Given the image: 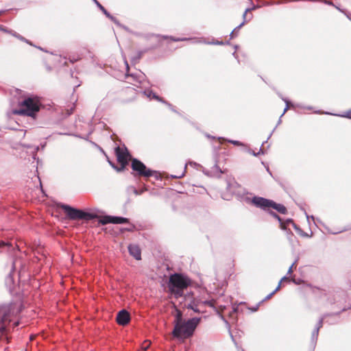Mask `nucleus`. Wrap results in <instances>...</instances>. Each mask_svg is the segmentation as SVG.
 Instances as JSON below:
<instances>
[{"mask_svg": "<svg viewBox=\"0 0 351 351\" xmlns=\"http://www.w3.org/2000/svg\"><path fill=\"white\" fill-rule=\"evenodd\" d=\"M200 317H193L185 320L182 318L180 311L177 310L174 319V328L172 335L178 339H187L193 335V332L199 324Z\"/></svg>", "mask_w": 351, "mask_h": 351, "instance_id": "nucleus-1", "label": "nucleus"}, {"mask_svg": "<svg viewBox=\"0 0 351 351\" xmlns=\"http://www.w3.org/2000/svg\"><path fill=\"white\" fill-rule=\"evenodd\" d=\"M39 110V101L36 98L28 97L21 103L19 109L13 110V113L15 114L27 115L34 117Z\"/></svg>", "mask_w": 351, "mask_h": 351, "instance_id": "nucleus-2", "label": "nucleus"}, {"mask_svg": "<svg viewBox=\"0 0 351 351\" xmlns=\"http://www.w3.org/2000/svg\"><path fill=\"white\" fill-rule=\"evenodd\" d=\"M189 285V279L181 274H175L169 278V289L176 298L181 297L184 289Z\"/></svg>", "mask_w": 351, "mask_h": 351, "instance_id": "nucleus-3", "label": "nucleus"}, {"mask_svg": "<svg viewBox=\"0 0 351 351\" xmlns=\"http://www.w3.org/2000/svg\"><path fill=\"white\" fill-rule=\"evenodd\" d=\"M60 207L64 210L67 217L71 220L76 219H93L99 216L95 212L87 213L82 210L73 208L69 205L61 204Z\"/></svg>", "mask_w": 351, "mask_h": 351, "instance_id": "nucleus-4", "label": "nucleus"}, {"mask_svg": "<svg viewBox=\"0 0 351 351\" xmlns=\"http://www.w3.org/2000/svg\"><path fill=\"white\" fill-rule=\"evenodd\" d=\"M17 313L15 306L12 304L0 307V332L4 335L7 326L10 322V317Z\"/></svg>", "mask_w": 351, "mask_h": 351, "instance_id": "nucleus-5", "label": "nucleus"}, {"mask_svg": "<svg viewBox=\"0 0 351 351\" xmlns=\"http://www.w3.org/2000/svg\"><path fill=\"white\" fill-rule=\"evenodd\" d=\"M252 202L256 206L263 209H269L270 208H273L282 214H285L287 212V208L283 205L276 204L271 200H269L263 197H254L252 199Z\"/></svg>", "mask_w": 351, "mask_h": 351, "instance_id": "nucleus-6", "label": "nucleus"}, {"mask_svg": "<svg viewBox=\"0 0 351 351\" xmlns=\"http://www.w3.org/2000/svg\"><path fill=\"white\" fill-rule=\"evenodd\" d=\"M187 308L193 310L195 313H204L206 306L215 307V301L213 300H202V298H194L187 305Z\"/></svg>", "mask_w": 351, "mask_h": 351, "instance_id": "nucleus-7", "label": "nucleus"}, {"mask_svg": "<svg viewBox=\"0 0 351 351\" xmlns=\"http://www.w3.org/2000/svg\"><path fill=\"white\" fill-rule=\"evenodd\" d=\"M132 169L140 176L150 177L154 176L156 171L147 169L140 160L134 158L132 160Z\"/></svg>", "mask_w": 351, "mask_h": 351, "instance_id": "nucleus-8", "label": "nucleus"}, {"mask_svg": "<svg viewBox=\"0 0 351 351\" xmlns=\"http://www.w3.org/2000/svg\"><path fill=\"white\" fill-rule=\"evenodd\" d=\"M115 152H116L118 162L121 164V167L117 168L111 162H109L113 168L117 169V171H121L128 165V157H130V156L128 151L127 150V149L125 147L123 149V148H121L120 147H117L115 149Z\"/></svg>", "mask_w": 351, "mask_h": 351, "instance_id": "nucleus-9", "label": "nucleus"}, {"mask_svg": "<svg viewBox=\"0 0 351 351\" xmlns=\"http://www.w3.org/2000/svg\"><path fill=\"white\" fill-rule=\"evenodd\" d=\"M99 223L102 225L107 223L121 224L129 223V219L122 217L105 216L99 220Z\"/></svg>", "mask_w": 351, "mask_h": 351, "instance_id": "nucleus-10", "label": "nucleus"}, {"mask_svg": "<svg viewBox=\"0 0 351 351\" xmlns=\"http://www.w3.org/2000/svg\"><path fill=\"white\" fill-rule=\"evenodd\" d=\"M130 316L126 310L120 311L117 316V322L119 325L125 326L130 322Z\"/></svg>", "mask_w": 351, "mask_h": 351, "instance_id": "nucleus-11", "label": "nucleus"}, {"mask_svg": "<svg viewBox=\"0 0 351 351\" xmlns=\"http://www.w3.org/2000/svg\"><path fill=\"white\" fill-rule=\"evenodd\" d=\"M270 215L277 219L279 221H280V228L282 230H287V227L289 226V225H291L294 228H296V226L295 224L293 223V221L290 219H287L286 221H283L281 218L274 212L273 211H271L270 213Z\"/></svg>", "mask_w": 351, "mask_h": 351, "instance_id": "nucleus-12", "label": "nucleus"}, {"mask_svg": "<svg viewBox=\"0 0 351 351\" xmlns=\"http://www.w3.org/2000/svg\"><path fill=\"white\" fill-rule=\"evenodd\" d=\"M128 251L131 256L136 260L141 259V252L139 247L135 244H130L128 246Z\"/></svg>", "mask_w": 351, "mask_h": 351, "instance_id": "nucleus-13", "label": "nucleus"}, {"mask_svg": "<svg viewBox=\"0 0 351 351\" xmlns=\"http://www.w3.org/2000/svg\"><path fill=\"white\" fill-rule=\"evenodd\" d=\"M255 9V7H253V8H247L243 14V21L239 25L237 26V27H235L234 29V30L230 33V37L231 38H232L234 37V34H237V32L239 31V29L245 25V23H246L247 21V13L248 12H250L251 10Z\"/></svg>", "mask_w": 351, "mask_h": 351, "instance_id": "nucleus-14", "label": "nucleus"}, {"mask_svg": "<svg viewBox=\"0 0 351 351\" xmlns=\"http://www.w3.org/2000/svg\"><path fill=\"white\" fill-rule=\"evenodd\" d=\"M143 94L148 98L149 99H156L159 101H161V102H163V103H165L167 104L169 107H171V105L170 104H168L167 103L166 101H165L161 97H160L159 96H158L155 93H154L152 90L150 89H147V90H145L143 91Z\"/></svg>", "mask_w": 351, "mask_h": 351, "instance_id": "nucleus-15", "label": "nucleus"}, {"mask_svg": "<svg viewBox=\"0 0 351 351\" xmlns=\"http://www.w3.org/2000/svg\"><path fill=\"white\" fill-rule=\"evenodd\" d=\"M324 317H322L319 319V322H317L315 328L312 332L311 339L313 342H316L317 339V337L319 335V329L323 326V322H324Z\"/></svg>", "mask_w": 351, "mask_h": 351, "instance_id": "nucleus-16", "label": "nucleus"}, {"mask_svg": "<svg viewBox=\"0 0 351 351\" xmlns=\"http://www.w3.org/2000/svg\"><path fill=\"white\" fill-rule=\"evenodd\" d=\"M97 7L102 11V12L110 19H111L113 22L117 23L116 19L112 16L105 8L102 6L97 0H93Z\"/></svg>", "mask_w": 351, "mask_h": 351, "instance_id": "nucleus-17", "label": "nucleus"}, {"mask_svg": "<svg viewBox=\"0 0 351 351\" xmlns=\"http://www.w3.org/2000/svg\"><path fill=\"white\" fill-rule=\"evenodd\" d=\"M212 175L213 176H217V174L219 173V176L221 173H223V171L222 170H221L219 167L215 165L213 168H212Z\"/></svg>", "mask_w": 351, "mask_h": 351, "instance_id": "nucleus-18", "label": "nucleus"}, {"mask_svg": "<svg viewBox=\"0 0 351 351\" xmlns=\"http://www.w3.org/2000/svg\"><path fill=\"white\" fill-rule=\"evenodd\" d=\"M143 53V51H138L137 56H134V57H132V62H134V63L137 62L138 61V60L141 59Z\"/></svg>", "mask_w": 351, "mask_h": 351, "instance_id": "nucleus-19", "label": "nucleus"}, {"mask_svg": "<svg viewBox=\"0 0 351 351\" xmlns=\"http://www.w3.org/2000/svg\"><path fill=\"white\" fill-rule=\"evenodd\" d=\"M130 77H132L134 79V80L136 81L138 83H141L143 78V75H136L134 74H132V75H131Z\"/></svg>", "mask_w": 351, "mask_h": 351, "instance_id": "nucleus-20", "label": "nucleus"}, {"mask_svg": "<svg viewBox=\"0 0 351 351\" xmlns=\"http://www.w3.org/2000/svg\"><path fill=\"white\" fill-rule=\"evenodd\" d=\"M248 152L250 154L255 156H258L259 154H264V151L263 150L262 147L260 148L259 152H257V153H256L254 151H253V150H252L250 149H248Z\"/></svg>", "mask_w": 351, "mask_h": 351, "instance_id": "nucleus-21", "label": "nucleus"}, {"mask_svg": "<svg viewBox=\"0 0 351 351\" xmlns=\"http://www.w3.org/2000/svg\"><path fill=\"white\" fill-rule=\"evenodd\" d=\"M228 141L234 145H237V146H243L244 145L243 143H242L241 142H240L239 141L228 140Z\"/></svg>", "mask_w": 351, "mask_h": 351, "instance_id": "nucleus-22", "label": "nucleus"}, {"mask_svg": "<svg viewBox=\"0 0 351 351\" xmlns=\"http://www.w3.org/2000/svg\"><path fill=\"white\" fill-rule=\"evenodd\" d=\"M150 346V343L149 341H145L143 345H142V350L143 351H146L148 348Z\"/></svg>", "mask_w": 351, "mask_h": 351, "instance_id": "nucleus-23", "label": "nucleus"}, {"mask_svg": "<svg viewBox=\"0 0 351 351\" xmlns=\"http://www.w3.org/2000/svg\"><path fill=\"white\" fill-rule=\"evenodd\" d=\"M283 100H284V101H285V103H286V107H285V110H284V111H283L282 114H281V117H282V116H283V115H284V114H285V113L287 112V110L289 109V104H290V102H289L287 99H283Z\"/></svg>", "mask_w": 351, "mask_h": 351, "instance_id": "nucleus-24", "label": "nucleus"}, {"mask_svg": "<svg viewBox=\"0 0 351 351\" xmlns=\"http://www.w3.org/2000/svg\"><path fill=\"white\" fill-rule=\"evenodd\" d=\"M280 285H278L276 289L266 297L265 300L269 299L280 289Z\"/></svg>", "mask_w": 351, "mask_h": 351, "instance_id": "nucleus-25", "label": "nucleus"}, {"mask_svg": "<svg viewBox=\"0 0 351 351\" xmlns=\"http://www.w3.org/2000/svg\"><path fill=\"white\" fill-rule=\"evenodd\" d=\"M171 39L173 41H183V40H191V38H171Z\"/></svg>", "mask_w": 351, "mask_h": 351, "instance_id": "nucleus-26", "label": "nucleus"}, {"mask_svg": "<svg viewBox=\"0 0 351 351\" xmlns=\"http://www.w3.org/2000/svg\"><path fill=\"white\" fill-rule=\"evenodd\" d=\"M297 261H295L289 268L288 274H291L293 272V268L295 266Z\"/></svg>", "mask_w": 351, "mask_h": 351, "instance_id": "nucleus-27", "label": "nucleus"}, {"mask_svg": "<svg viewBox=\"0 0 351 351\" xmlns=\"http://www.w3.org/2000/svg\"><path fill=\"white\" fill-rule=\"evenodd\" d=\"M18 39L22 40V41H24L27 43H29L30 45H32L26 38H25L24 37H23L22 36H21L20 34L18 36Z\"/></svg>", "mask_w": 351, "mask_h": 351, "instance_id": "nucleus-28", "label": "nucleus"}, {"mask_svg": "<svg viewBox=\"0 0 351 351\" xmlns=\"http://www.w3.org/2000/svg\"><path fill=\"white\" fill-rule=\"evenodd\" d=\"M9 34H12L13 36L16 37V38H18V36L19 35L18 33H16V32L13 31V30H10L9 29V32H8Z\"/></svg>", "mask_w": 351, "mask_h": 351, "instance_id": "nucleus-29", "label": "nucleus"}, {"mask_svg": "<svg viewBox=\"0 0 351 351\" xmlns=\"http://www.w3.org/2000/svg\"><path fill=\"white\" fill-rule=\"evenodd\" d=\"M9 34H12L13 36L16 37V38H18V36L19 35L18 33H16V32L13 31V30H10L9 29V32H8Z\"/></svg>", "mask_w": 351, "mask_h": 351, "instance_id": "nucleus-30", "label": "nucleus"}, {"mask_svg": "<svg viewBox=\"0 0 351 351\" xmlns=\"http://www.w3.org/2000/svg\"><path fill=\"white\" fill-rule=\"evenodd\" d=\"M10 243H6V242H4V241H1L0 242V247H5V246H10Z\"/></svg>", "mask_w": 351, "mask_h": 351, "instance_id": "nucleus-31", "label": "nucleus"}, {"mask_svg": "<svg viewBox=\"0 0 351 351\" xmlns=\"http://www.w3.org/2000/svg\"><path fill=\"white\" fill-rule=\"evenodd\" d=\"M0 30L3 31L4 32L8 33L9 29H8L6 27H3V25H0Z\"/></svg>", "mask_w": 351, "mask_h": 351, "instance_id": "nucleus-32", "label": "nucleus"}, {"mask_svg": "<svg viewBox=\"0 0 351 351\" xmlns=\"http://www.w3.org/2000/svg\"><path fill=\"white\" fill-rule=\"evenodd\" d=\"M337 8L338 10H339L341 12H343V13L347 16V17H348L350 20H351V14H348V13H346L345 11H343V10H340L339 8Z\"/></svg>", "mask_w": 351, "mask_h": 351, "instance_id": "nucleus-33", "label": "nucleus"}, {"mask_svg": "<svg viewBox=\"0 0 351 351\" xmlns=\"http://www.w3.org/2000/svg\"><path fill=\"white\" fill-rule=\"evenodd\" d=\"M134 229V225H130V227H128V228H126V230L128 231H133Z\"/></svg>", "mask_w": 351, "mask_h": 351, "instance_id": "nucleus-34", "label": "nucleus"}, {"mask_svg": "<svg viewBox=\"0 0 351 351\" xmlns=\"http://www.w3.org/2000/svg\"><path fill=\"white\" fill-rule=\"evenodd\" d=\"M284 280H288V278H287V277H286V276H284V277L281 279V280H280V282H279V284H278V285H281V282H282V281H284Z\"/></svg>", "mask_w": 351, "mask_h": 351, "instance_id": "nucleus-35", "label": "nucleus"}, {"mask_svg": "<svg viewBox=\"0 0 351 351\" xmlns=\"http://www.w3.org/2000/svg\"><path fill=\"white\" fill-rule=\"evenodd\" d=\"M258 306H259V304H258L256 307H254L253 308H252V311H256L258 308Z\"/></svg>", "mask_w": 351, "mask_h": 351, "instance_id": "nucleus-36", "label": "nucleus"}, {"mask_svg": "<svg viewBox=\"0 0 351 351\" xmlns=\"http://www.w3.org/2000/svg\"><path fill=\"white\" fill-rule=\"evenodd\" d=\"M125 66H126L127 71H128L129 70V65H128V63L126 60H125Z\"/></svg>", "mask_w": 351, "mask_h": 351, "instance_id": "nucleus-37", "label": "nucleus"}, {"mask_svg": "<svg viewBox=\"0 0 351 351\" xmlns=\"http://www.w3.org/2000/svg\"><path fill=\"white\" fill-rule=\"evenodd\" d=\"M189 164L190 165H191V166H195V165H196V163H195V162H189Z\"/></svg>", "mask_w": 351, "mask_h": 351, "instance_id": "nucleus-38", "label": "nucleus"}, {"mask_svg": "<svg viewBox=\"0 0 351 351\" xmlns=\"http://www.w3.org/2000/svg\"><path fill=\"white\" fill-rule=\"evenodd\" d=\"M215 44H217V45H222L223 43L222 42H217Z\"/></svg>", "mask_w": 351, "mask_h": 351, "instance_id": "nucleus-39", "label": "nucleus"}, {"mask_svg": "<svg viewBox=\"0 0 351 351\" xmlns=\"http://www.w3.org/2000/svg\"><path fill=\"white\" fill-rule=\"evenodd\" d=\"M237 308H233V313L237 312Z\"/></svg>", "mask_w": 351, "mask_h": 351, "instance_id": "nucleus-40", "label": "nucleus"}, {"mask_svg": "<svg viewBox=\"0 0 351 351\" xmlns=\"http://www.w3.org/2000/svg\"><path fill=\"white\" fill-rule=\"evenodd\" d=\"M326 3H328V4H329V5H333V4H332V2H330V1H328V2H326Z\"/></svg>", "mask_w": 351, "mask_h": 351, "instance_id": "nucleus-41", "label": "nucleus"}, {"mask_svg": "<svg viewBox=\"0 0 351 351\" xmlns=\"http://www.w3.org/2000/svg\"><path fill=\"white\" fill-rule=\"evenodd\" d=\"M183 176H184V173H182V176H175V177H176V178H181V177H182Z\"/></svg>", "mask_w": 351, "mask_h": 351, "instance_id": "nucleus-42", "label": "nucleus"}, {"mask_svg": "<svg viewBox=\"0 0 351 351\" xmlns=\"http://www.w3.org/2000/svg\"><path fill=\"white\" fill-rule=\"evenodd\" d=\"M38 149H39V147H36L35 148V150H36V152H36L38 150Z\"/></svg>", "mask_w": 351, "mask_h": 351, "instance_id": "nucleus-43", "label": "nucleus"}, {"mask_svg": "<svg viewBox=\"0 0 351 351\" xmlns=\"http://www.w3.org/2000/svg\"><path fill=\"white\" fill-rule=\"evenodd\" d=\"M252 19V15L250 16V17L248 19V21L251 20Z\"/></svg>", "mask_w": 351, "mask_h": 351, "instance_id": "nucleus-44", "label": "nucleus"}, {"mask_svg": "<svg viewBox=\"0 0 351 351\" xmlns=\"http://www.w3.org/2000/svg\"><path fill=\"white\" fill-rule=\"evenodd\" d=\"M197 42L201 43L200 39H197Z\"/></svg>", "mask_w": 351, "mask_h": 351, "instance_id": "nucleus-45", "label": "nucleus"}, {"mask_svg": "<svg viewBox=\"0 0 351 351\" xmlns=\"http://www.w3.org/2000/svg\"><path fill=\"white\" fill-rule=\"evenodd\" d=\"M76 60H71V62H75V61H76Z\"/></svg>", "mask_w": 351, "mask_h": 351, "instance_id": "nucleus-46", "label": "nucleus"}]
</instances>
